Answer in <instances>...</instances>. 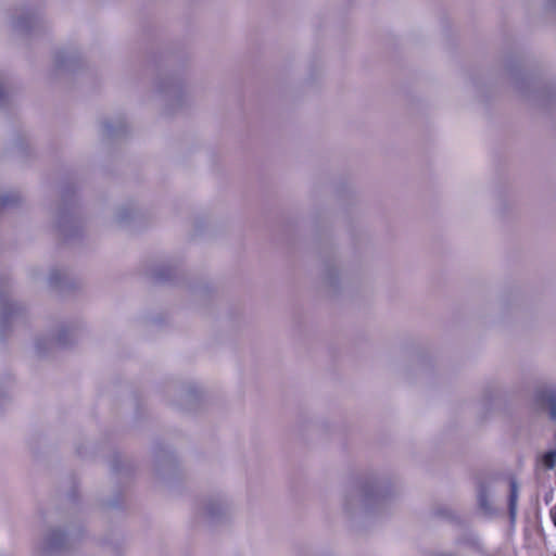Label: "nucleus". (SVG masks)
Wrapping results in <instances>:
<instances>
[{"instance_id":"nucleus-2","label":"nucleus","mask_w":556,"mask_h":556,"mask_svg":"<svg viewBox=\"0 0 556 556\" xmlns=\"http://www.w3.org/2000/svg\"><path fill=\"white\" fill-rule=\"evenodd\" d=\"M517 498H518L517 485L515 482H511L510 495H509V511H510L511 516H515V514H516Z\"/></svg>"},{"instance_id":"nucleus-3","label":"nucleus","mask_w":556,"mask_h":556,"mask_svg":"<svg viewBox=\"0 0 556 556\" xmlns=\"http://www.w3.org/2000/svg\"><path fill=\"white\" fill-rule=\"evenodd\" d=\"M542 464L547 469H553L556 466V451H549L542 457Z\"/></svg>"},{"instance_id":"nucleus-4","label":"nucleus","mask_w":556,"mask_h":556,"mask_svg":"<svg viewBox=\"0 0 556 556\" xmlns=\"http://www.w3.org/2000/svg\"><path fill=\"white\" fill-rule=\"evenodd\" d=\"M549 515H551V519H552L554 526L556 527V505L553 506V508L551 509Z\"/></svg>"},{"instance_id":"nucleus-6","label":"nucleus","mask_w":556,"mask_h":556,"mask_svg":"<svg viewBox=\"0 0 556 556\" xmlns=\"http://www.w3.org/2000/svg\"><path fill=\"white\" fill-rule=\"evenodd\" d=\"M438 556H454V555L450 554V553H442V554H439Z\"/></svg>"},{"instance_id":"nucleus-1","label":"nucleus","mask_w":556,"mask_h":556,"mask_svg":"<svg viewBox=\"0 0 556 556\" xmlns=\"http://www.w3.org/2000/svg\"><path fill=\"white\" fill-rule=\"evenodd\" d=\"M359 502L365 507H369L371 504L379 502L382 497L380 488L376 485L366 486L358 492Z\"/></svg>"},{"instance_id":"nucleus-5","label":"nucleus","mask_w":556,"mask_h":556,"mask_svg":"<svg viewBox=\"0 0 556 556\" xmlns=\"http://www.w3.org/2000/svg\"><path fill=\"white\" fill-rule=\"evenodd\" d=\"M551 416L553 419H556V408H555L554 404L552 405Z\"/></svg>"},{"instance_id":"nucleus-7","label":"nucleus","mask_w":556,"mask_h":556,"mask_svg":"<svg viewBox=\"0 0 556 556\" xmlns=\"http://www.w3.org/2000/svg\"><path fill=\"white\" fill-rule=\"evenodd\" d=\"M554 556H556V554Z\"/></svg>"}]
</instances>
